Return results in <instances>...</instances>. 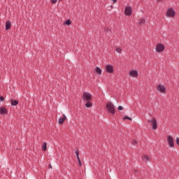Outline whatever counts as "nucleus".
Here are the masks:
<instances>
[{
  "label": "nucleus",
  "instance_id": "obj_1",
  "mask_svg": "<svg viewBox=\"0 0 179 179\" xmlns=\"http://www.w3.org/2000/svg\"><path fill=\"white\" fill-rule=\"evenodd\" d=\"M106 108L108 111H109V113H110V114H112L113 115L115 114V106H114V103H113V102H108L106 105Z\"/></svg>",
  "mask_w": 179,
  "mask_h": 179
},
{
  "label": "nucleus",
  "instance_id": "obj_2",
  "mask_svg": "<svg viewBox=\"0 0 179 179\" xmlns=\"http://www.w3.org/2000/svg\"><path fill=\"white\" fill-rule=\"evenodd\" d=\"M83 101H90L92 100V94L89 92H84L83 94Z\"/></svg>",
  "mask_w": 179,
  "mask_h": 179
},
{
  "label": "nucleus",
  "instance_id": "obj_3",
  "mask_svg": "<svg viewBox=\"0 0 179 179\" xmlns=\"http://www.w3.org/2000/svg\"><path fill=\"white\" fill-rule=\"evenodd\" d=\"M167 142H168V145L170 148H174V139L173 138V136H167Z\"/></svg>",
  "mask_w": 179,
  "mask_h": 179
},
{
  "label": "nucleus",
  "instance_id": "obj_4",
  "mask_svg": "<svg viewBox=\"0 0 179 179\" xmlns=\"http://www.w3.org/2000/svg\"><path fill=\"white\" fill-rule=\"evenodd\" d=\"M148 122L152 124V129H157V120L156 118H153L152 120H149Z\"/></svg>",
  "mask_w": 179,
  "mask_h": 179
},
{
  "label": "nucleus",
  "instance_id": "obj_5",
  "mask_svg": "<svg viewBox=\"0 0 179 179\" xmlns=\"http://www.w3.org/2000/svg\"><path fill=\"white\" fill-rule=\"evenodd\" d=\"M124 15L126 16H131L132 15V7L127 6L124 9Z\"/></svg>",
  "mask_w": 179,
  "mask_h": 179
},
{
  "label": "nucleus",
  "instance_id": "obj_6",
  "mask_svg": "<svg viewBox=\"0 0 179 179\" xmlns=\"http://www.w3.org/2000/svg\"><path fill=\"white\" fill-rule=\"evenodd\" d=\"M166 16H169V17H174V16H176V11H174L173 8L168 9Z\"/></svg>",
  "mask_w": 179,
  "mask_h": 179
},
{
  "label": "nucleus",
  "instance_id": "obj_7",
  "mask_svg": "<svg viewBox=\"0 0 179 179\" xmlns=\"http://www.w3.org/2000/svg\"><path fill=\"white\" fill-rule=\"evenodd\" d=\"M156 52H162L164 50V45L162 43H159L156 45L155 48Z\"/></svg>",
  "mask_w": 179,
  "mask_h": 179
},
{
  "label": "nucleus",
  "instance_id": "obj_8",
  "mask_svg": "<svg viewBox=\"0 0 179 179\" xmlns=\"http://www.w3.org/2000/svg\"><path fill=\"white\" fill-rule=\"evenodd\" d=\"M106 69L108 73H113V72H114V67L112 65H110V64L106 65Z\"/></svg>",
  "mask_w": 179,
  "mask_h": 179
},
{
  "label": "nucleus",
  "instance_id": "obj_9",
  "mask_svg": "<svg viewBox=\"0 0 179 179\" xmlns=\"http://www.w3.org/2000/svg\"><path fill=\"white\" fill-rule=\"evenodd\" d=\"M157 90L158 92H161V93H164L166 92V87H164V85H159L157 86Z\"/></svg>",
  "mask_w": 179,
  "mask_h": 179
},
{
  "label": "nucleus",
  "instance_id": "obj_10",
  "mask_svg": "<svg viewBox=\"0 0 179 179\" xmlns=\"http://www.w3.org/2000/svg\"><path fill=\"white\" fill-rule=\"evenodd\" d=\"M129 76H132L133 78H138V71L136 70H133L129 72Z\"/></svg>",
  "mask_w": 179,
  "mask_h": 179
},
{
  "label": "nucleus",
  "instance_id": "obj_11",
  "mask_svg": "<svg viewBox=\"0 0 179 179\" xmlns=\"http://www.w3.org/2000/svg\"><path fill=\"white\" fill-rule=\"evenodd\" d=\"M0 114L3 115V114H8V109L3 107L0 108Z\"/></svg>",
  "mask_w": 179,
  "mask_h": 179
},
{
  "label": "nucleus",
  "instance_id": "obj_12",
  "mask_svg": "<svg viewBox=\"0 0 179 179\" xmlns=\"http://www.w3.org/2000/svg\"><path fill=\"white\" fill-rule=\"evenodd\" d=\"M66 120V116H65V115H63V117H60L59 119V125H62V124H64V122Z\"/></svg>",
  "mask_w": 179,
  "mask_h": 179
},
{
  "label": "nucleus",
  "instance_id": "obj_13",
  "mask_svg": "<svg viewBox=\"0 0 179 179\" xmlns=\"http://www.w3.org/2000/svg\"><path fill=\"white\" fill-rule=\"evenodd\" d=\"M10 101L11 103V106H17L19 104V101H17V100L13 101V99H10Z\"/></svg>",
  "mask_w": 179,
  "mask_h": 179
},
{
  "label": "nucleus",
  "instance_id": "obj_14",
  "mask_svg": "<svg viewBox=\"0 0 179 179\" xmlns=\"http://www.w3.org/2000/svg\"><path fill=\"white\" fill-rule=\"evenodd\" d=\"M10 26H11V22L10 21L8 20L6 22V30H9V29H10Z\"/></svg>",
  "mask_w": 179,
  "mask_h": 179
},
{
  "label": "nucleus",
  "instance_id": "obj_15",
  "mask_svg": "<svg viewBox=\"0 0 179 179\" xmlns=\"http://www.w3.org/2000/svg\"><path fill=\"white\" fill-rule=\"evenodd\" d=\"M101 69H100V67H96V70H95V73H96L97 75H101Z\"/></svg>",
  "mask_w": 179,
  "mask_h": 179
},
{
  "label": "nucleus",
  "instance_id": "obj_16",
  "mask_svg": "<svg viewBox=\"0 0 179 179\" xmlns=\"http://www.w3.org/2000/svg\"><path fill=\"white\" fill-rule=\"evenodd\" d=\"M87 101V102L85 103V107L90 108V107H92V106H93V103H92L90 101Z\"/></svg>",
  "mask_w": 179,
  "mask_h": 179
},
{
  "label": "nucleus",
  "instance_id": "obj_17",
  "mask_svg": "<svg viewBox=\"0 0 179 179\" xmlns=\"http://www.w3.org/2000/svg\"><path fill=\"white\" fill-rule=\"evenodd\" d=\"M42 150L45 152L47 150V143H43L42 146Z\"/></svg>",
  "mask_w": 179,
  "mask_h": 179
},
{
  "label": "nucleus",
  "instance_id": "obj_18",
  "mask_svg": "<svg viewBox=\"0 0 179 179\" xmlns=\"http://www.w3.org/2000/svg\"><path fill=\"white\" fill-rule=\"evenodd\" d=\"M145 22L146 21L145 20V19L141 18V19H140V20L138 22V24H145Z\"/></svg>",
  "mask_w": 179,
  "mask_h": 179
},
{
  "label": "nucleus",
  "instance_id": "obj_19",
  "mask_svg": "<svg viewBox=\"0 0 179 179\" xmlns=\"http://www.w3.org/2000/svg\"><path fill=\"white\" fill-rule=\"evenodd\" d=\"M143 162H149V157H148V155H144L143 157Z\"/></svg>",
  "mask_w": 179,
  "mask_h": 179
},
{
  "label": "nucleus",
  "instance_id": "obj_20",
  "mask_svg": "<svg viewBox=\"0 0 179 179\" xmlns=\"http://www.w3.org/2000/svg\"><path fill=\"white\" fill-rule=\"evenodd\" d=\"M71 23H72V21H71V20H67L64 22V24H66L67 26H69V24H71Z\"/></svg>",
  "mask_w": 179,
  "mask_h": 179
},
{
  "label": "nucleus",
  "instance_id": "obj_21",
  "mask_svg": "<svg viewBox=\"0 0 179 179\" xmlns=\"http://www.w3.org/2000/svg\"><path fill=\"white\" fill-rule=\"evenodd\" d=\"M125 120H129V121H132V118L129 117V116H125L123 118V120L125 121Z\"/></svg>",
  "mask_w": 179,
  "mask_h": 179
},
{
  "label": "nucleus",
  "instance_id": "obj_22",
  "mask_svg": "<svg viewBox=\"0 0 179 179\" xmlns=\"http://www.w3.org/2000/svg\"><path fill=\"white\" fill-rule=\"evenodd\" d=\"M75 153L76 155L77 159H79V150H76Z\"/></svg>",
  "mask_w": 179,
  "mask_h": 179
},
{
  "label": "nucleus",
  "instance_id": "obj_23",
  "mask_svg": "<svg viewBox=\"0 0 179 179\" xmlns=\"http://www.w3.org/2000/svg\"><path fill=\"white\" fill-rule=\"evenodd\" d=\"M116 51L117 52H121V51H122V49H121V48H116Z\"/></svg>",
  "mask_w": 179,
  "mask_h": 179
},
{
  "label": "nucleus",
  "instance_id": "obj_24",
  "mask_svg": "<svg viewBox=\"0 0 179 179\" xmlns=\"http://www.w3.org/2000/svg\"><path fill=\"white\" fill-rule=\"evenodd\" d=\"M117 110H119V111H121V110H124V108L122 106H119L117 108Z\"/></svg>",
  "mask_w": 179,
  "mask_h": 179
},
{
  "label": "nucleus",
  "instance_id": "obj_25",
  "mask_svg": "<svg viewBox=\"0 0 179 179\" xmlns=\"http://www.w3.org/2000/svg\"><path fill=\"white\" fill-rule=\"evenodd\" d=\"M77 159H78V164H79V166L81 167V166H82V162H80V158H77Z\"/></svg>",
  "mask_w": 179,
  "mask_h": 179
},
{
  "label": "nucleus",
  "instance_id": "obj_26",
  "mask_svg": "<svg viewBox=\"0 0 179 179\" xmlns=\"http://www.w3.org/2000/svg\"><path fill=\"white\" fill-rule=\"evenodd\" d=\"M131 143H132V145H136V143H138V141L133 140Z\"/></svg>",
  "mask_w": 179,
  "mask_h": 179
},
{
  "label": "nucleus",
  "instance_id": "obj_27",
  "mask_svg": "<svg viewBox=\"0 0 179 179\" xmlns=\"http://www.w3.org/2000/svg\"><path fill=\"white\" fill-rule=\"evenodd\" d=\"M5 100V98L3 96H0V101H3Z\"/></svg>",
  "mask_w": 179,
  "mask_h": 179
},
{
  "label": "nucleus",
  "instance_id": "obj_28",
  "mask_svg": "<svg viewBox=\"0 0 179 179\" xmlns=\"http://www.w3.org/2000/svg\"><path fill=\"white\" fill-rule=\"evenodd\" d=\"M57 0H51V3H57Z\"/></svg>",
  "mask_w": 179,
  "mask_h": 179
},
{
  "label": "nucleus",
  "instance_id": "obj_29",
  "mask_svg": "<svg viewBox=\"0 0 179 179\" xmlns=\"http://www.w3.org/2000/svg\"><path fill=\"white\" fill-rule=\"evenodd\" d=\"M176 143H177V145H179V138L178 137L176 138Z\"/></svg>",
  "mask_w": 179,
  "mask_h": 179
},
{
  "label": "nucleus",
  "instance_id": "obj_30",
  "mask_svg": "<svg viewBox=\"0 0 179 179\" xmlns=\"http://www.w3.org/2000/svg\"><path fill=\"white\" fill-rule=\"evenodd\" d=\"M112 1H113V3H116V2H117V0H112Z\"/></svg>",
  "mask_w": 179,
  "mask_h": 179
},
{
  "label": "nucleus",
  "instance_id": "obj_31",
  "mask_svg": "<svg viewBox=\"0 0 179 179\" xmlns=\"http://www.w3.org/2000/svg\"><path fill=\"white\" fill-rule=\"evenodd\" d=\"M52 166H51V164H49V169H52Z\"/></svg>",
  "mask_w": 179,
  "mask_h": 179
},
{
  "label": "nucleus",
  "instance_id": "obj_32",
  "mask_svg": "<svg viewBox=\"0 0 179 179\" xmlns=\"http://www.w3.org/2000/svg\"><path fill=\"white\" fill-rule=\"evenodd\" d=\"M59 1H61V0H59Z\"/></svg>",
  "mask_w": 179,
  "mask_h": 179
}]
</instances>
